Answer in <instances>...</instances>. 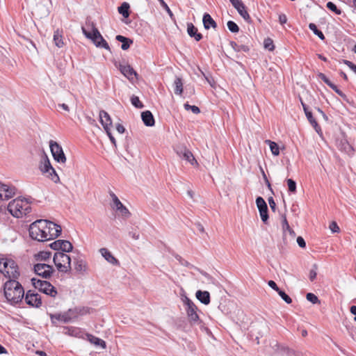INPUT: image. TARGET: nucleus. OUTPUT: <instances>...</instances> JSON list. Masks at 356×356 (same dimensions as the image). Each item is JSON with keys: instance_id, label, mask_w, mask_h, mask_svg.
Returning a JSON list of instances; mask_svg holds the SVG:
<instances>
[{"instance_id": "nucleus-1", "label": "nucleus", "mask_w": 356, "mask_h": 356, "mask_svg": "<svg viewBox=\"0 0 356 356\" xmlns=\"http://www.w3.org/2000/svg\"><path fill=\"white\" fill-rule=\"evenodd\" d=\"M4 296L11 304H17L22 301L24 296V290L22 284L16 280H8L3 285Z\"/></svg>"}, {"instance_id": "nucleus-2", "label": "nucleus", "mask_w": 356, "mask_h": 356, "mask_svg": "<svg viewBox=\"0 0 356 356\" xmlns=\"http://www.w3.org/2000/svg\"><path fill=\"white\" fill-rule=\"evenodd\" d=\"M0 273L9 280H17L19 276L16 262L10 259H0Z\"/></svg>"}, {"instance_id": "nucleus-3", "label": "nucleus", "mask_w": 356, "mask_h": 356, "mask_svg": "<svg viewBox=\"0 0 356 356\" xmlns=\"http://www.w3.org/2000/svg\"><path fill=\"white\" fill-rule=\"evenodd\" d=\"M47 220H37L29 226V232L30 236L38 241H47Z\"/></svg>"}, {"instance_id": "nucleus-4", "label": "nucleus", "mask_w": 356, "mask_h": 356, "mask_svg": "<svg viewBox=\"0 0 356 356\" xmlns=\"http://www.w3.org/2000/svg\"><path fill=\"white\" fill-rule=\"evenodd\" d=\"M81 29L83 35L88 39H90L97 47L104 48L107 50H110V47L108 42L104 40L93 23L92 24L91 31H87L83 26H82Z\"/></svg>"}, {"instance_id": "nucleus-5", "label": "nucleus", "mask_w": 356, "mask_h": 356, "mask_svg": "<svg viewBox=\"0 0 356 356\" xmlns=\"http://www.w3.org/2000/svg\"><path fill=\"white\" fill-rule=\"evenodd\" d=\"M53 260L57 269L60 272L66 273L71 270V258L67 254L56 252Z\"/></svg>"}, {"instance_id": "nucleus-6", "label": "nucleus", "mask_w": 356, "mask_h": 356, "mask_svg": "<svg viewBox=\"0 0 356 356\" xmlns=\"http://www.w3.org/2000/svg\"><path fill=\"white\" fill-rule=\"evenodd\" d=\"M31 282L35 289H38L43 293L51 297H55L57 294L56 288L47 281L40 280L33 277L31 279Z\"/></svg>"}, {"instance_id": "nucleus-7", "label": "nucleus", "mask_w": 356, "mask_h": 356, "mask_svg": "<svg viewBox=\"0 0 356 356\" xmlns=\"http://www.w3.org/2000/svg\"><path fill=\"white\" fill-rule=\"evenodd\" d=\"M25 201L20 199H16L11 201L8 206L9 212L16 218H19L24 214V204Z\"/></svg>"}, {"instance_id": "nucleus-8", "label": "nucleus", "mask_w": 356, "mask_h": 356, "mask_svg": "<svg viewBox=\"0 0 356 356\" xmlns=\"http://www.w3.org/2000/svg\"><path fill=\"white\" fill-rule=\"evenodd\" d=\"M49 147L54 160L58 163H65L66 157L62 147L58 143L54 140L49 141Z\"/></svg>"}, {"instance_id": "nucleus-9", "label": "nucleus", "mask_w": 356, "mask_h": 356, "mask_svg": "<svg viewBox=\"0 0 356 356\" xmlns=\"http://www.w3.org/2000/svg\"><path fill=\"white\" fill-rule=\"evenodd\" d=\"M33 269L35 274L44 279L50 278L54 272L53 266L46 264H35Z\"/></svg>"}, {"instance_id": "nucleus-10", "label": "nucleus", "mask_w": 356, "mask_h": 356, "mask_svg": "<svg viewBox=\"0 0 356 356\" xmlns=\"http://www.w3.org/2000/svg\"><path fill=\"white\" fill-rule=\"evenodd\" d=\"M51 323L56 324V321H61L65 323H69L75 318L72 309H68L67 312L62 314H50Z\"/></svg>"}, {"instance_id": "nucleus-11", "label": "nucleus", "mask_w": 356, "mask_h": 356, "mask_svg": "<svg viewBox=\"0 0 356 356\" xmlns=\"http://www.w3.org/2000/svg\"><path fill=\"white\" fill-rule=\"evenodd\" d=\"M47 241L54 239L58 237L62 231L61 227L51 221L47 220Z\"/></svg>"}, {"instance_id": "nucleus-12", "label": "nucleus", "mask_w": 356, "mask_h": 356, "mask_svg": "<svg viewBox=\"0 0 356 356\" xmlns=\"http://www.w3.org/2000/svg\"><path fill=\"white\" fill-rule=\"evenodd\" d=\"M176 152L180 158L187 161L192 165H197V162L196 159H195L193 154L186 147H184V146L177 147L176 148Z\"/></svg>"}, {"instance_id": "nucleus-13", "label": "nucleus", "mask_w": 356, "mask_h": 356, "mask_svg": "<svg viewBox=\"0 0 356 356\" xmlns=\"http://www.w3.org/2000/svg\"><path fill=\"white\" fill-rule=\"evenodd\" d=\"M25 302L27 305L37 308L40 307L42 305L40 296L31 290L28 291L26 294Z\"/></svg>"}, {"instance_id": "nucleus-14", "label": "nucleus", "mask_w": 356, "mask_h": 356, "mask_svg": "<svg viewBox=\"0 0 356 356\" xmlns=\"http://www.w3.org/2000/svg\"><path fill=\"white\" fill-rule=\"evenodd\" d=\"M256 204L259 209L262 221L264 223H266L268 220V207L266 202L263 197H257L256 199Z\"/></svg>"}, {"instance_id": "nucleus-15", "label": "nucleus", "mask_w": 356, "mask_h": 356, "mask_svg": "<svg viewBox=\"0 0 356 356\" xmlns=\"http://www.w3.org/2000/svg\"><path fill=\"white\" fill-rule=\"evenodd\" d=\"M15 188L0 182V200H6L13 197Z\"/></svg>"}, {"instance_id": "nucleus-16", "label": "nucleus", "mask_w": 356, "mask_h": 356, "mask_svg": "<svg viewBox=\"0 0 356 356\" xmlns=\"http://www.w3.org/2000/svg\"><path fill=\"white\" fill-rule=\"evenodd\" d=\"M197 311V307L195 304H191V306L186 307V312L191 323L197 324L200 322V317Z\"/></svg>"}, {"instance_id": "nucleus-17", "label": "nucleus", "mask_w": 356, "mask_h": 356, "mask_svg": "<svg viewBox=\"0 0 356 356\" xmlns=\"http://www.w3.org/2000/svg\"><path fill=\"white\" fill-rule=\"evenodd\" d=\"M232 6L246 22H249L250 19V15L248 14L246 10V7L241 0H237L236 2H232Z\"/></svg>"}, {"instance_id": "nucleus-18", "label": "nucleus", "mask_w": 356, "mask_h": 356, "mask_svg": "<svg viewBox=\"0 0 356 356\" xmlns=\"http://www.w3.org/2000/svg\"><path fill=\"white\" fill-rule=\"evenodd\" d=\"M301 104L308 121L314 128L316 131L319 134L321 131V129L320 126L318 124L314 118L313 117L312 113L309 110L307 106L302 101H301Z\"/></svg>"}, {"instance_id": "nucleus-19", "label": "nucleus", "mask_w": 356, "mask_h": 356, "mask_svg": "<svg viewBox=\"0 0 356 356\" xmlns=\"http://www.w3.org/2000/svg\"><path fill=\"white\" fill-rule=\"evenodd\" d=\"M118 67L120 72L129 81H132L137 76L136 72L129 65L120 64Z\"/></svg>"}, {"instance_id": "nucleus-20", "label": "nucleus", "mask_w": 356, "mask_h": 356, "mask_svg": "<svg viewBox=\"0 0 356 356\" xmlns=\"http://www.w3.org/2000/svg\"><path fill=\"white\" fill-rule=\"evenodd\" d=\"M113 207L115 209L119 214L124 218H128L131 216V213L128 210V209L123 205V204L120 202L118 198L115 200V202L113 204Z\"/></svg>"}, {"instance_id": "nucleus-21", "label": "nucleus", "mask_w": 356, "mask_h": 356, "mask_svg": "<svg viewBox=\"0 0 356 356\" xmlns=\"http://www.w3.org/2000/svg\"><path fill=\"white\" fill-rule=\"evenodd\" d=\"M99 252L102 256L110 264L113 265H118V260L111 254V252L105 248H102L99 250Z\"/></svg>"}, {"instance_id": "nucleus-22", "label": "nucleus", "mask_w": 356, "mask_h": 356, "mask_svg": "<svg viewBox=\"0 0 356 356\" xmlns=\"http://www.w3.org/2000/svg\"><path fill=\"white\" fill-rule=\"evenodd\" d=\"M187 33L190 37L194 38L196 41H200L202 38V35L198 33L197 29L192 23L187 24Z\"/></svg>"}, {"instance_id": "nucleus-23", "label": "nucleus", "mask_w": 356, "mask_h": 356, "mask_svg": "<svg viewBox=\"0 0 356 356\" xmlns=\"http://www.w3.org/2000/svg\"><path fill=\"white\" fill-rule=\"evenodd\" d=\"M141 118L147 127H152L154 125V118L149 111H143L141 113Z\"/></svg>"}, {"instance_id": "nucleus-24", "label": "nucleus", "mask_w": 356, "mask_h": 356, "mask_svg": "<svg viewBox=\"0 0 356 356\" xmlns=\"http://www.w3.org/2000/svg\"><path fill=\"white\" fill-rule=\"evenodd\" d=\"M64 333L65 334L77 337V338H82L83 333L81 331V330L79 327H64Z\"/></svg>"}, {"instance_id": "nucleus-25", "label": "nucleus", "mask_w": 356, "mask_h": 356, "mask_svg": "<svg viewBox=\"0 0 356 356\" xmlns=\"http://www.w3.org/2000/svg\"><path fill=\"white\" fill-rule=\"evenodd\" d=\"M99 120L103 127H111L112 125V120L109 114L105 111H99Z\"/></svg>"}, {"instance_id": "nucleus-26", "label": "nucleus", "mask_w": 356, "mask_h": 356, "mask_svg": "<svg viewBox=\"0 0 356 356\" xmlns=\"http://www.w3.org/2000/svg\"><path fill=\"white\" fill-rule=\"evenodd\" d=\"M202 22L205 29H209L211 27L216 29L217 27L216 22L211 17L209 13H204L202 18Z\"/></svg>"}, {"instance_id": "nucleus-27", "label": "nucleus", "mask_w": 356, "mask_h": 356, "mask_svg": "<svg viewBox=\"0 0 356 356\" xmlns=\"http://www.w3.org/2000/svg\"><path fill=\"white\" fill-rule=\"evenodd\" d=\"M195 296L204 305H208L210 302V293L207 291H197Z\"/></svg>"}, {"instance_id": "nucleus-28", "label": "nucleus", "mask_w": 356, "mask_h": 356, "mask_svg": "<svg viewBox=\"0 0 356 356\" xmlns=\"http://www.w3.org/2000/svg\"><path fill=\"white\" fill-rule=\"evenodd\" d=\"M86 339L91 343H92L95 346H101L102 348H106V342L104 340H102L97 337H95L90 334H86Z\"/></svg>"}, {"instance_id": "nucleus-29", "label": "nucleus", "mask_w": 356, "mask_h": 356, "mask_svg": "<svg viewBox=\"0 0 356 356\" xmlns=\"http://www.w3.org/2000/svg\"><path fill=\"white\" fill-rule=\"evenodd\" d=\"M40 169L44 174L48 173L49 171L51 170V169H54L51 166L49 159H48V157L46 155L42 159Z\"/></svg>"}, {"instance_id": "nucleus-30", "label": "nucleus", "mask_w": 356, "mask_h": 356, "mask_svg": "<svg viewBox=\"0 0 356 356\" xmlns=\"http://www.w3.org/2000/svg\"><path fill=\"white\" fill-rule=\"evenodd\" d=\"M115 39L116 40L122 43L121 46L122 50L128 49L130 47L131 44L133 43L132 40L121 35H118L115 37Z\"/></svg>"}, {"instance_id": "nucleus-31", "label": "nucleus", "mask_w": 356, "mask_h": 356, "mask_svg": "<svg viewBox=\"0 0 356 356\" xmlns=\"http://www.w3.org/2000/svg\"><path fill=\"white\" fill-rule=\"evenodd\" d=\"M172 86L175 94L177 95H181L183 92L182 79L180 77H176Z\"/></svg>"}, {"instance_id": "nucleus-32", "label": "nucleus", "mask_w": 356, "mask_h": 356, "mask_svg": "<svg viewBox=\"0 0 356 356\" xmlns=\"http://www.w3.org/2000/svg\"><path fill=\"white\" fill-rule=\"evenodd\" d=\"M53 40L55 45L57 47L61 48L64 46L61 31H60L59 29H57L54 31Z\"/></svg>"}, {"instance_id": "nucleus-33", "label": "nucleus", "mask_w": 356, "mask_h": 356, "mask_svg": "<svg viewBox=\"0 0 356 356\" xmlns=\"http://www.w3.org/2000/svg\"><path fill=\"white\" fill-rule=\"evenodd\" d=\"M282 229L284 234H286V232L289 233L290 235H291L293 237L295 236L296 234L295 232L290 227L289 222L287 221V219L286 218L285 215H283L282 216Z\"/></svg>"}, {"instance_id": "nucleus-34", "label": "nucleus", "mask_w": 356, "mask_h": 356, "mask_svg": "<svg viewBox=\"0 0 356 356\" xmlns=\"http://www.w3.org/2000/svg\"><path fill=\"white\" fill-rule=\"evenodd\" d=\"M75 318H76L79 316L86 315L90 313V309L88 307H75L72 309Z\"/></svg>"}, {"instance_id": "nucleus-35", "label": "nucleus", "mask_w": 356, "mask_h": 356, "mask_svg": "<svg viewBox=\"0 0 356 356\" xmlns=\"http://www.w3.org/2000/svg\"><path fill=\"white\" fill-rule=\"evenodd\" d=\"M129 4L127 2H124L118 7V12L124 17L127 18L129 16Z\"/></svg>"}, {"instance_id": "nucleus-36", "label": "nucleus", "mask_w": 356, "mask_h": 356, "mask_svg": "<svg viewBox=\"0 0 356 356\" xmlns=\"http://www.w3.org/2000/svg\"><path fill=\"white\" fill-rule=\"evenodd\" d=\"M61 248L60 252H70L72 250L73 246L72 243L66 240H61L60 241Z\"/></svg>"}, {"instance_id": "nucleus-37", "label": "nucleus", "mask_w": 356, "mask_h": 356, "mask_svg": "<svg viewBox=\"0 0 356 356\" xmlns=\"http://www.w3.org/2000/svg\"><path fill=\"white\" fill-rule=\"evenodd\" d=\"M74 268L77 272H84L86 270V264L82 259H75Z\"/></svg>"}, {"instance_id": "nucleus-38", "label": "nucleus", "mask_w": 356, "mask_h": 356, "mask_svg": "<svg viewBox=\"0 0 356 356\" xmlns=\"http://www.w3.org/2000/svg\"><path fill=\"white\" fill-rule=\"evenodd\" d=\"M266 143L269 145L270 151L274 156H278L280 154V148L278 145L273 141L270 140H266Z\"/></svg>"}, {"instance_id": "nucleus-39", "label": "nucleus", "mask_w": 356, "mask_h": 356, "mask_svg": "<svg viewBox=\"0 0 356 356\" xmlns=\"http://www.w3.org/2000/svg\"><path fill=\"white\" fill-rule=\"evenodd\" d=\"M309 28L313 33L317 35L321 40H323L325 39L324 34L323 32L317 29V26L314 23H310L309 24Z\"/></svg>"}, {"instance_id": "nucleus-40", "label": "nucleus", "mask_w": 356, "mask_h": 356, "mask_svg": "<svg viewBox=\"0 0 356 356\" xmlns=\"http://www.w3.org/2000/svg\"><path fill=\"white\" fill-rule=\"evenodd\" d=\"M51 255V254L50 252L42 251V252H40L39 253H38L35 255V257H36V259L38 261H45L50 258Z\"/></svg>"}, {"instance_id": "nucleus-41", "label": "nucleus", "mask_w": 356, "mask_h": 356, "mask_svg": "<svg viewBox=\"0 0 356 356\" xmlns=\"http://www.w3.org/2000/svg\"><path fill=\"white\" fill-rule=\"evenodd\" d=\"M232 47L237 51H244L247 52L250 50V48L248 46L245 44H238L237 43L232 42L231 43Z\"/></svg>"}, {"instance_id": "nucleus-42", "label": "nucleus", "mask_w": 356, "mask_h": 356, "mask_svg": "<svg viewBox=\"0 0 356 356\" xmlns=\"http://www.w3.org/2000/svg\"><path fill=\"white\" fill-rule=\"evenodd\" d=\"M131 104L137 108H142L144 107L143 104L140 101L138 97L133 95L131 97Z\"/></svg>"}, {"instance_id": "nucleus-43", "label": "nucleus", "mask_w": 356, "mask_h": 356, "mask_svg": "<svg viewBox=\"0 0 356 356\" xmlns=\"http://www.w3.org/2000/svg\"><path fill=\"white\" fill-rule=\"evenodd\" d=\"M46 174L54 183H58L59 181V177L54 169H51V170L49 171V172Z\"/></svg>"}, {"instance_id": "nucleus-44", "label": "nucleus", "mask_w": 356, "mask_h": 356, "mask_svg": "<svg viewBox=\"0 0 356 356\" xmlns=\"http://www.w3.org/2000/svg\"><path fill=\"white\" fill-rule=\"evenodd\" d=\"M228 29L232 33H238L239 31L238 26L233 21H229L227 24Z\"/></svg>"}, {"instance_id": "nucleus-45", "label": "nucleus", "mask_w": 356, "mask_h": 356, "mask_svg": "<svg viewBox=\"0 0 356 356\" xmlns=\"http://www.w3.org/2000/svg\"><path fill=\"white\" fill-rule=\"evenodd\" d=\"M326 6L329 10L334 12L337 15H340L341 13V10L338 9L337 6L331 1L327 2Z\"/></svg>"}, {"instance_id": "nucleus-46", "label": "nucleus", "mask_w": 356, "mask_h": 356, "mask_svg": "<svg viewBox=\"0 0 356 356\" xmlns=\"http://www.w3.org/2000/svg\"><path fill=\"white\" fill-rule=\"evenodd\" d=\"M306 298L308 301L311 302L313 304H316V303L320 302L318 297L312 293H308L306 296Z\"/></svg>"}, {"instance_id": "nucleus-47", "label": "nucleus", "mask_w": 356, "mask_h": 356, "mask_svg": "<svg viewBox=\"0 0 356 356\" xmlns=\"http://www.w3.org/2000/svg\"><path fill=\"white\" fill-rule=\"evenodd\" d=\"M318 266L314 264L309 271V280L313 282L316 277Z\"/></svg>"}, {"instance_id": "nucleus-48", "label": "nucleus", "mask_w": 356, "mask_h": 356, "mask_svg": "<svg viewBox=\"0 0 356 356\" xmlns=\"http://www.w3.org/2000/svg\"><path fill=\"white\" fill-rule=\"evenodd\" d=\"M287 185L289 188V191L292 193H295L296 191V183L292 179H287Z\"/></svg>"}, {"instance_id": "nucleus-49", "label": "nucleus", "mask_w": 356, "mask_h": 356, "mask_svg": "<svg viewBox=\"0 0 356 356\" xmlns=\"http://www.w3.org/2000/svg\"><path fill=\"white\" fill-rule=\"evenodd\" d=\"M184 107L186 110H191L192 112L195 114H198L200 113V108L196 106H191L188 103L184 104Z\"/></svg>"}, {"instance_id": "nucleus-50", "label": "nucleus", "mask_w": 356, "mask_h": 356, "mask_svg": "<svg viewBox=\"0 0 356 356\" xmlns=\"http://www.w3.org/2000/svg\"><path fill=\"white\" fill-rule=\"evenodd\" d=\"M280 296L282 298L284 301H285L287 304H290L292 302L291 298L283 291L280 290L277 291Z\"/></svg>"}, {"instance_id": "nucleus-51", "label": "nucleus", "mask_w": 356, "mask_h": 356, "mask_svg": "<svg viewBox=\"0 0 356 356\" xmlns=\"http://www.w3.org/2000/svg\"><path fill=\"white\" fill-rule=\"evenodd\" d=\"M264 47L268 49L270 51L274 49L275 47L273 45V42L271 39L267 38L264 40Z\"/></svg>"}, {"instance_id": "nucleus-52", "label": "nucleus", "mask_w": 356, "mask_h": 356, "mask_svg": "<svg viewBox=\"0 0 356 356\" xmlns=\"http://www.w3.org/2000/svg\"><path fill=\"white\" fill-rule=\"evenodd\" d=\"M329 228L332 233H339L340 232L339 227L335 221H332L330 223Z\"/></svg>"}, {"instance_id": "nucleus-53", "label": "nucleus", "mask_w": 356, "mask_h": 356, "mask_svg": "<svg viewBox=\"0 0 356 356\" xmlns=\"http://www.w3.org/2000/svg\"><path fill=\"white\" fill-rule=\"evenodd\" d=\"M60 241L61 240L55 241L54 242L51 243L49 245V247L54 250H58V251L60 250V248H62L61 244H60Z\"/></svg>"}, {"instance_id": "nucleus-54", "label": "nucleus", "mask_w": 356, "mask_h": 356, "mask_svg": "<svg viewBox=\"0 0 356 356\" xmlns=\"http://www.w3.org/2000/svg\"><path fill=\"white\" fill-rule=\"evenodd\" d=\"M342 63L346 65L351 70L356 74V65L348 60H342Z\"/></svg>"}, {"instance_id": "nucleus-55", "label": "nucleus", "mask_w": 356, "mask_h": 356, "mask_svg": "<svg viewBox=\"0 0 356 356\" xmlns=\"http://www.w3.org/2000/svg\"><path fill=\"white\" fill-rule=\"evenodd\" d=\"M161 6L166 10V12L169 14V15L170 17H172L173 15L172 14V12L171 11V10L170 9V8L168 7V6L167 5V3L164 1V0H158Z\"/></svg>"}, {"instance_id": "nucleus-56", "label": "nucleus", "mask_w": 356, "mask_h": 356, "mask_svg": "<svg viewBox=\"0 0 356 356\" xmlns=\"http://www.w3.org/2000/svg\"><path fill=\"white\" fill-rule=\"evenodd\" d=\"M182 301L186 307L191 306V304H194V302L191 300H190L186 296H184L182 297Z\"/></svg>"}, {"instance_id": "nucleus-57", "label": "nucleus", "mask_w": 356, "mask_h": 356, "mask_svg": "<svg viewBox=\"0 0 356 356\" xmlns=\"http://www.w3.org/2000/svg\"><path fill=\"white\" fill-rule=\"evenodd\" d=\"M318 76L323 82H325L327 86L331 83V81L329 80V79L323 73H319L318 74Z\"/></svg>"}, {"instance_id": "nucleus-58", "label": "nucleus", "mask_w": 356, "mask_h": 356, "mask_svg": "<svg viewBox=\"0 0 356 356\" xmlns=\"http://www.w3.org/2000/svg\"><path fill=\"white\" fill-rule=\"evenodd\" d=\"M268 200V203H269L270 207L272 209V211H275L276 204H275L274 199L272 197H270Z\"/></svg>"}, {"instance_id": "nucleus-59", "label": "nucleus", "mask_w": 356, "mask_h": 356, "mask_svg": "<svg viewBox=\"0 0 356 356\" xmlns=\"http://www.w3.org/2000/svg\"><path fill=\"white\" fill-rule=\"evenodd\" d=\"M297 243L300 248H304L306 247V243L302 236H298L297 238Z\"/></svg>"}, {"instance_id": "nucleus-60", "label": "nucleus", "mask_w": 356, "mask_h": 356, "mask_svg": "<svg viewBox=\"0 0 356 356\" xmlns=\"http://www.w3.org/2000/svg\"><path fill=\"white\" fill-rule=\"evenodd\" d=\"M268 284L271 289L276 291L277 292L280 290L277 286V284L273 280L268 281Z\"/></svg>"}, {"instance_id": "nucleus-61", "label": "nucleus", "mask_w": 356, "mask_h": 356, "mask_svg": "<svg viewBox=\"0 0 356 356\" xmlns=\"http://www.w3.org/2000/svg\"><path fill=\"white\" fill-rule=\"evenodd\" d=\"M24 204V216H26V215H27L28 213H29L31 212V208L29 204L26 201H25V203Z\"/></svg>"}, {"instance_id": "nucleus-62", "label": "nucleus", "mask_w": 356, "mask_h": 356, "mask_svg": "<svg viewBox=\"0 0 356 356\" xmlns=\"http://www.w3.org/2000/svg\"><path fill=\"white\" fill-rule=\"evenodd\" d=\"M287 18L284 14H281L279 16V22L281 24H284L286 22Z\"/></svg>"}, {"instance_id": "nucleus-63", "label": "nucleus", "mask_w": 356, "mask_h": 356, "mask_svg": "<svg viewBox=\"0 0 356 356\" xmlns=\"http://www.w3.org/2000/svg\"><path fill=\"white\" fill-rule=\"evenodd\" d=\"M116 129L120 134H123L125 131V128L121 124H118L116 125Z\"/></svg>"}, {"instance_id": "nucleus-64", "label": "nucleus", "mask_w": 356, "mask_h": 356, "mask_svg": "<svg viewBox=\"0 0 356 356\" xmlns=\"http://www.w3.org/2000/svg\"><path fill=\"white\" fill-rule=\"evenodd\" d=\"M335 92L339 95L341 97H342L343 99H347V97L346 95L341 90H339V88L337 89V91H335Z\"/></svg>"}]
</instances>
